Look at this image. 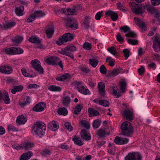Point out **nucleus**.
<instances>
[{
  "mask_svg": "<svg viewBox=\"0 0 160 160\" xmlns=\"http://www.w3.org/2000/svg\"><path fill=\"white\" fill-rule=\"evenodd\" d=\"M109 133L107 132L101 128L97 132V134L99 137L102 138L105 137L107 135H108Z\"/></svg>",
  "mask_w": 160,
  "mask_h": 160,
  "instance_id": "obj_34",
  "label": "nucleus"
},
{
  "mask_svg": "<svg viewBox=\"0 0 160 160\" xmlns=\"http://www.w3.org/2000/svg\"><path fill=\"white\" fill-rule=\"evenodd\" d=\"M82 108V106L78 104L73 109L74 113L76 115L78 114L81 112Z\"/></svg>",
  "mask_w": 160,
  "mask_h": 160,
  "instance_id": "obj_48",
  "label": "nucleus"
},
{
  "mask_svg": "<svg viewBox=\"0 0 160 160\" xmlns=\"http://www.w3.org/2000/svg\"><path fill=\"white\" fill-rule=\"evenodd\" d=\"M13 49L15 54H20L23 52V50L20 48L14 47Z\"/></svg>",
  "mask_w": 160,
  "mask_h": 160,
  "instance_id": "obj_55",
  "label": "nucleus"
},
{
  "mask_svg": "<svg viewBox=\"0 0 160 160\" xmlns=\"http://www.w3.org/2000/svg\"><path fill=\"white\" fill-rule=\"evenodd\" d=\"M62 38H64V40L66 42L68 41H71L73 38V36L70 33L65 34L62 36Z\"/></svg>",
  "mask_w": 160,
  "mask_h": 160,
  "instance_id": "obj_32",
  "label": "nucleus"
},
{
  "mask_svg": "<svg viewBox=\"0 0 160 160\" xmlns=\"http://www.w3.org/2000/svg\"><path fill=\"white\" fill-rule=\"evenodd\" d=\"M33 155L31 151H28L22 154L20 157V160H28Z\"/></svg>",
  "mask_w": 160,
  "mask_h": 160,
  "instance_id": "obj_21",
  "label": "nucleus"
},
{
  "mask_svg": "<svg viewBox=\"0 0 160 160\" xmlns=\"http://www.w3.org/2000/svg\"><path fill=\"white\" fill-rule=\"evenodd\" d=\"M46 129V125L42 122H37L35 124L32 129V131L34 134L41 138L44 136Z\"/></svg>",
  "mask_w": 160,
  "mask_h": 160,
  "instance_id": "obj_1",
  "label": "nucleus"
},
{
  "mask_svg": "<svg viewBox=\"0 0 160 160\" xmlns=\"http://www.w3.org/2000/svg\"><path fill=\"white\" fill-rule=\"evenodd\" d=\"M77 50V49L76 47L74 46L66 47L60 51L59 53L62 55L68 56L72 59H74V57L73 54L69 52H74Z\"/></svg>",
  "mask_w": 160,
  "mask_h": 160,
  "instance_id": "obj_3",
  "label": "nucleus"
},
{
  "mask_svg": "<svg viewBox=\"0 0 160 160\" xmlns=\"http://www.w3.org/2000/svg\"><path fill=\"white\" fill-rule=\"evenodd\" d=\"M80 123L82 127H84L88 129H89L90 124L87 121L85 120H82L80 121Z\"/></svg>",
  "mask_w": 160,
  "mask_h": 160,
  "instance_id": "obj_36",
  "label": "nucleus"
},
{
  "mask_svg": "<svg viewBox=\"0 0 160 160\" xmlns=\"http://www.w3.org/2000/svg\"><path fill=\"white\" fill-rule=\"evenodd\" d=\"M92 19V18L89 16H87L85 17L83 21V24L85 27L88 29L90 27V21Z\"/></svg>",
  "mask_w": 160,
  "mask_h": 160,
  "instance_id": "obj_30",
  "label": "nucleus"
},
{
  "mask_svg": "<svg viewBox=\"0 0 160 160\" xmlns=\"http://www.w3.org/2000/svg\"><path fill=\"white\" fill-rule=\"evenodd\" d=\"M123 117L129 121H132L134 118L133 110L128 108L125 109L123 112Z\"/></svg>",
  "mask_w": 160,
  "mask_h": 160,
  "instance_id": "obj_9",
  "label": "nucleus"
},
{
  "mask_svg": "<svg viewBox=\"0 0 160 160\" xmlns=\"http://www.w3.org/2000/svg\"><path fill=\"white\" fill-rule=\"evenodd\" d=\"M98 88L99 91V94L101 96H103L105 95V85L102 82H99L98 85Z\"/></svg>",
  "mask_w": 160,
  "mask_h": 160,
  "instance_id": "obj_14",
  "label": "nucleus"
},
{
  "mask_svg": "<svg viewBox=\"0 0 160 160\" xmlns=\"http://www.w3.org/2000/svg\"><path fill=\"white\" fill-rule=\"evenodd\" d=\"M120 29L122 32L126 33H128L131 30L130 28L127 26H122L120 27Z\"/></svg>",
  "mask_w": 160,
  "mask_h": 160,
  "instance_id": "obj_49",
  "label": "nucleus"
},
{
  "mask_svg": "<svg viewBox=\"0 0 160 160\" xmlns=\"http://www.w3.org/2000/svg\"><path fill=\"white\" fill-rule=\"evenodd\" d=\"M89 116V117H95L99 116L100 114L99 112L93 108H89L88 109Z\"/></svg>",
  "mask_w": 160,
  "mask_h": 160,
  "instance_id": "obj_23",
  "label": "nucleus"
},
{
  "mask_svg": "<svg viewBox=\"0 0 160 160\" xmlns=\"http://www.w3.org/2000/svg\"><path fill=\"white\" fill-rule=\"evenodd\" d=\"M117 40L121 43H123L124 42V39L120 33H118L116 37Z\"/></svg>",
  "mask_w": 160,
  "mask_h": 160,
  "instance_id": "obj_62",
  "label": "nucleus"
},
{
  "mask_svg": "<svg viewBox=\"0 0 160 160\" xmlns=\"http://www.w3.org/2000/svg\"><path fill=\"white\" fill-rule=\"evenodd\" d=\"M112 93L116 97V98H118L121 96V95L118 91V88L116 85L114 84H112Z\"/></svg>",
  "mask_w": 160,
  "mask_h": 160,
  "instance_id": "obj_22",
  "label": "nucleus"
},
{
  "mask_svg": "<svg viewBox=\"0 0 160 160\" xmlns=\"http://www.w3.org/2000/svg\"><path fill=\"white\" fill-rule=\"evenodd\" d=\"M52 153L51 151L48 149L46 148L43 149L42 152H41V154L43 156H46L47 155H49L51 154Z\"/></svg>",
  "mask_w": 160,
  "mask_h": 160,
  "instance_id": "obj_47",
  "label": "nucleus"
},
{
  "mask_svg": "<svg viewBox=\"0 0 160 160\" xmlns=\"http://www.w3.org/2000/svg\"><path fill=\"white\" fill-rule=\"evenodd\" d=\"M117 6L118 9L123 12L126 11L124 4L123 3L118 2L117 4Z\"/></svg>",
  "mask_w": 160,
  "mask_h": 160,
  "instance_id": "obj_46",
  "label": "nucleus"
},
{
  "mask_svg": "<svg viewBox=\"0 0 160 160\" xmlns=\"http://www.w3.org/2000/svg\"><path fill=\"white\" fill-rule=\"evenodd\" d=\"M4 102L6 104H9L10 102V100L8 96V94L7 92L4 91L2 96Z\"/></svg>",
  "mask_w": 160,
  "mask_h": 160,
  "instance_id": "obj_35",
  "label": "nucleus"
},
{
  "mask_svg": "<svg viewBox=\"0 0 160 160\" xmlns=\"http://www.w3.org/2000/svg\"><path fill=\"white\" fill-rule=\"evenodd\" d=\"M48 89L50 91L54 92H60L62 90V88L60 87L54 85H50L48 87Z\"/></svg>",
  "mask_w": 160,
  "mask_h": 160,
  "instance_id": "obj_37",
  "label": "nucleus"
},
{
  "mask_svg": "<svg viewBox=\"0 0 160 160\" xmlns=\"http://www.w3.org/2000/svg\"><path fill=\"white\" fill-rule=\"evenodd\" d=\"M153 48L156 52H160V35H158L155 36L153 42Z\"/></svg>",
  "mask_w": 160,
  "mask_h": 160,
  "instance_id": "obj_7",
  "label": "nucleus"
},
{
  "mask_svg": "<svg viewBox=\"0 0 160 160\" xmlns=\"http://www.w3.org/2000/svg\"><path fill=\"white\" fill-rule=\"evenodd\" d=\"M108 152L110 154H113L116 150L117 148L113 143L109 142L108 146Z\"/></svg>",
  "mask_w": 160,
  "mask_h": 160,
  "instance_id": "obj_24",
  "label": "nucleus"
},
{
  "mask_svg": "<svg viewBox=\"0 0 160 160\" xmlns=\"http://www.w3.org/2000/svg\"><path fill=\"white\" fill-rule=\"evenodd\" d=\"M24 7L21 6L16 8L15 12L17 15L19 16H22L24 14Z\"/></svg>",
  "mask_w": 160,
  "mask_h": 160,
  "instance_id": "obj_27",
  "label": "nucleus"
},
{
  "mask_svg": "<svg viewBox=\"0 0 160 160\" xmlns=\"http://www.w3.org/2000/svg\"><path fill=\"white\" fill-rule=\"evenodd\" d=\"M88 62L92 67L95 68L98 65L99 61L94 58L90 59L89 60Z\"/></svg>",
  "mask_w": 160,
  "mask_h": 160,
  "instance_id": "obj_41",
  "label": "nucleus"
},
{
  "mask_svg": "<svg viewBox=\"0 0 160 160\" xmlns=\"http://www.w3.org/2000/svg\"><path fill=\"white\" fill-rule=\"evenodd\" d=\"M34 147V144L32 142H28L25 143L23 149L26 150H29Z\"/></svg>",
  "mask_w": 160,
  "mask_h": 160,
  "instance_id": "obj_33",
  "label": "nucleus"
},
{
  "mask_svg": "<svg viewBox=\"0 0 160 160\" xmlns=\"http://www.w3.org/2000/svg\"><path fill=\"white\" fill-rule=\"evenodd\" d=\"M83 48L85 49L89 50L92 48V45L90 43L85 42L83 45Z\"/></svg>",
  "mask_w": 160,
  "mask_h": 160,
  "instance_id": "obj_58",
  "label": "nucleus"
},
{
  "mask_svg": "<svg viewBox=\"0 0 160 160\" xmlns=\"http://www.w3.org/2000/svg\"><path fill=\"white\" fill-rule=\"evenodd\" d=\"M129 139L126 138H122L117 136L114 139L115 142L117 144L122 145L126 144L128 142Z\"/></svg>",
  "mask_w": 160,
  "mask_h": 160,
  "instance_id": "obj_13",
  "label": "nucleus"
},
{
  "mask_svg": "<svg viewBox=\"0 0 160 160\" xmlns=\"http://www.w3.org/2000/svg\"><path fill=\"white\" fill-rule=\"evenodd\" d=\"M135 20H136V23L137 26L141 28L142 30L146 29V24L142 21L139 20L138 18L136 17L134 18Z\"/></svg>",
  "mask_w": 160,
  "mask_h": 160,
  "instance_id": "obj_20",
  "label": "nucleus"
},
{
  "mask_svg": "<svg viewBox=\"0 0 160 160\" xmlns=\"http://www.w3.org/2000/svg\"><path fill=\"white\" fill-rule=\"evenodd\" d=\"M72 140L75 144L81 146L83 144V143L81 139L77 136H75L72 139Z\"/></svg>",
  "mask_w": 160,
  "mask_h": 160,
  "instance_id": "obj_40",
  "label": "nucleus"
},
{
  "mask_svg": "<svg viewBox=\"0 0 160 160\" xmlns=\"http://www.w3.org/2000/svg\"><path fill=\"white\" fill-rule=\"evenodd\" d=\"M36 18L33 13L27 19V22L28 23L31 22H32L35 20Z\"/></svg>",
  "mask_w": 160,
  "mask_h": 160,
  "instance_id": "obj_59",
  "label": "nucleus"
},
{
  "mask_svg": "<svg viewBox=\"0 0 160 160\" xmlns=\"http://www.w3.org/2000/svg\"><path fill=\"white\" fill-rule=\"evenodd\" d=\"M27 118L22 115L17 117L16 122L20 125L24 124L27 121Z\"/></svg>",
  "mask_w": 160,
  "mask_h": 160,
  "instance_id": "obj_25",
  "label": "nucleus"
},
{
  "mask_svg": "<svg viewBox=\"0 0 160 160\" xmlns=\"http://www.w3.org/2000/svg\"><path fill=\"white\" fill-rule=\"evenodd\" d=\"M8 129V131H18V129L14 126L11 125H9L7 126Z\"/></svg>",
  "mask_w": 160,
  "mask_h": 160,
  "instance_id": "obj_64",
  "label": "nucleus"
},
{
  "mask_svg": "<svg viewBox=\"0 0 160 160\" xmlns=\"http://www.w3.org/2000/svg\"><path fill=\"white\" fill-rule=\"evenodd\" d=\"M12 72V67L8 64L0 66V72L3 74H9Z\"/></svg>",
  "mask_w": 160,
  "mask_h": 160,
  "instance_id": "obj_8",
  "label": "nucleus"
},
{
  "mask_svg": "<svg viewBox=\"0 0 160 160\" xmlns=\"http://www.w3.org/2000/svg\"><path fill=\"white\" fill-rule=\"evenodd\" d=\"M13 48L14 47L7 48L5 50V52L6 53L8 54H15Z\"/></svg>",
  "mask_w": 160,
  "mask_h": 160,
  "instance_id": "obj_50",
  "label": "nucleus"
},
{
  "mask_svg": "<svg viewBox=\"0 0 160 160\" xmlns=\"http://www.w3.org/2000/svg\"><path fill=\"white\" fill-rule=\"evenodd\" d=\"M16 24V23L14 22H7L4 23L2 25V28H1L5 29L11 28L15 26Z\"/></svg>",
  "mask_w": 160,
  "mask_h": 160,
  "instance_id": "obj_29",
  "label": "nucleus"
},
{
  "mask_svg": "<svg viewBox=\"0 0 160 160\" xmlns=\"http://www.w3.org/2000/svg\"><path fill=\"white\" fill-rule=\"evenodd\" d=\"M120 90L121 92L124 93L126 88L127 83L125 81H122L120 82Z\"/></svg>",
  "mask_w": 160,
  "mask_h": 160,
  "instance_id": "obj_39",
  "label": "nucleus"
},
{
  "mask_svg": "<svg viewBox=\"0 0 160 160\" xmlns=\"http://www.w3.org/2000/svg\"><path fill=\"white\" fill-rule=\"evenodd\" d=\"M100 72L102 74H105L106 73L107 70L104 65H102L100 68Z\"/></svg>",
  "mask_w": 160,
  "mask_h": 160,
  "instance_id": "obj_63",
  "label": "nucleus"
},
{
  "mask_svg": "<svg viewBox=\"0 0 160 160\" xmlns=\"http://www.w3.org/2000/svg\"><path fill=\"white\" fill-rule=\"evenodd\" d=\"M64 21L65 24L72 29L75 30L78 28V24L75 22V19L67 17L64 19Z\"/></svg>",
  "mask_w": 160,
  "mask_h": 160,
  "instance_id": "obj_6",
  "label": "nucleus"
},
{
  "mask_svg": "<svg viewBox=\"0 0 160 160\" xmlns=\"http://www.w3.org/2000/svg\"><path fill=\"white\" fill-rule=\"evenodd\" d=\"M30 63L33 68L40 74H42L43 73V69L41 65V63L38 60L35 59L32 60Z\"/></svg>",
  "mask_w": 160,
  "mask_h": 160,
  "instance_id": "obj_4",
  "label": "nucleus"
},
{
  "mask_svg": "<svg viewBox=\"0 0 160 160\" xmlns=\"http://www.w3.org/2000/svg\"><path fill=\"white\" fill-rule=\"evenodd\" d=\"M46 108V105L42 102L36 104L32 108V110L36 112H41L43 111Z\"/></svg>",
  "mask_w": 160,
  "mask_h": 160,
  "instance_id": "obj_12",
  "label": "nucleus"
},
{
  "mask_svg": "<svg viewBox=\"0 0 160 160\" xmlns=\"http://www.w3.org/2000/svg\"><path fill=\"white\" fill-rule=\"evenodd\" d=\"M78 91L81 93L85 94H90V91L86 88H85L84 86H80V85L78 86Z\"/></svg>",
  "mask_w": 160,
  "mask_h": 160,
  "instance_id": "obj_26",
  "label": "nucleus"
},
{
  "mask_svg": "<svg viewBox=\"0 0 160 160\" xmlns=\"http://www.w3.org/2000/svg\"><path fill=\"white\" fill-rule=\"evenodd\" d=\"M158 28L157 27L153 28L149 32L148 35V36H152L157 31Z\"/></svg>",
  "mask_w": 160,
  "mask_h": 160,
  "instance_id": "obj_61",
  "label": "nucleus"
},
{
  "mask_svg": "<svg viewBox=\"0 0 160 160\" xmlns=\"http://www.w3.org/2000/svg\"><path fill=\"white\" fill-rule=\"evenodd\" d=\"M59 12L66 15H76L77 12L74 9L71 10L70 8H63L59 9Z\"/></svg>",
  "mask_w": 160,
  "mask_h": 160,
  "instance_id": "obj_11",
  "label": "nucleus"
},
{
  "mask_svg": "<svg viewBox=\"0 0 160 160\" xmlns=\"http://www.w3.org/2000/svg\"><path fill=\"white\" fill-rule=\"evenodd\" d=\"M101 123V122L98 119L94 120L92 123V127L94 129L98 128Z\"/></svg>",
  "mask_w": 160,
  "mask_h": 160,
  "instance_id": "obj_45",
  "label": "nucleus"
},
{
  "mask_svg": "<svg viewBox=\"0 0 160 160\" xmlns=\"http://www.w3.org/2000/svg\"><path fill=\"white\" fill-rule=\"evenodd\" d=\"M12 147L13 148L18 150L21 149H23V145L22 144L19 145L17 143H14L12 145Z\"/></svg>",
  "mask_w": 160,
  "mask_h": 160,
  "instance_id": "obj_54",
  "label": "nucleus"
},
{
  "mask_svg": "<svg viewBox=\"0 0 160 160\" xmlns=\"http://www.w3.org/2000/svg\"><path fill=\"white\" fill-rule=\"evenodd\" d=\"M123 135L125 136L130 137L133 134V128L131 124L128 121L124 122L121 126Z\"/></svg>",
  "mask_w": 160,
  "mask_h": 160,
  "instance_id": "obj_2",
  "label": "nucleus"
},
{
  "mask_svg": "<svg viewBox=\"0 0 160 160\" xmlns=\"http://www.w3.org/2000/svg\"><path fill=\"white\" fill-rule=\"evenodd\" d=\"M59 60V58L56 57H51L47 58L46 62L49 64L55 65L57 64V61Z\"/></svg>",
  "mask_w": 160,
  "mask_h": 160,
  "instance_id": "obj_18",
  "label": "nucleus"
},
{
  "mask_svg": "<svg viewBox=\"0 0 160 160\" xmlns=\"http://www.w3.org/2000/svg\"><path fill=\"white\" fill-rule=\"evenodd\" d=\"M103 12V11H102L98 12L95 15V19L97 20H100L102 16Z\"/></svg>",
  "mask_w": 160,
  "mask_h": 160,
  "instance_id": "obj_60",
  "label": "nucleus"
},
{
  "mask_svg": "<svg viewBox=\"0 0 160 160\" xmlns=\"http://www.w3.org/2000/svg\"><path fill=\"white\" fill-rule=\"evenodd\" d=\"M21 72L22 74L25 77L29 78L32 77V75L27 72L26 69L25 68H22L21 69Z\"/></svg>",
  "mask_w": 160,
  "mask_h": 160,
  "instance_id": "obj_53",
  "label": "nucleus"
},
{
  "mask_svg": "<svg viewBox=\"0 0 160 160\" xmlns=\"http://www.w3.org/2000/svg\"><path fill=\"white\" fill-rule=\"evenodd\" d=\"M30 42L36 43H38L40 42L41 40L37 36H32L28 39Z\"/></svg>",
  "mask_w": 160,
  "mask_h": 160,
  "instance_id": "obj_38",
  "label": "nucleus"
},
{
  "mask_svg": "<svg viewBox=\"0 0 160 160\" xmlns=\"http://www.w3.org/2000/svg\"><path fill=\"white\" fill-rule=\"evenodd\" d=\"M80 134L82 138L88 141L91 139V137L90 134L85 129L82 130Z\"/></svg>",
  "mask_w": 160,
  "mask_h": 160,
  "instance_id": "obj_17",
  "label": "nucleus"
},
{
  "mask_svg": "<svg viewBox=\"0 0 160 160\" xmlns=\"http://www.w3.org/2000/svg\"><path fill=\"white\" fill-rule=\"evenodd\" d=\"M79 68L82 72L86 73H88L90 71V70L86 66L84 67L80 66Z\"/></svg>",
  "mask_w": 160,
  "mask_h": 160,
  "instance_id": "obj_56",
  "label": "nucleus"
},
{
  "mask_svg": "<svg viewBox=\"0 0 160 160\" xmlns=\"http://www.w3.org/2000/svg\"><path fill=\"white\" fill-rule=\"evenodd\" d=\"M58 112L59 114L64 116L66 115L68 113V110L65 108H59L58 110Z\"/></svg>",
  "mask_w": 160,
  "mask_h": 160,
  "instance_id": "obj_42",
  "label": "nucleus"
},
{
  "mask_svg": "<svg viewBox=\"0 0 160 160\" xmlns=\"http://www.w3.org/2000/svg\"><path fill=\"white\" fill-rule=\"evenodd\" d=\"M64 126L65 128L69 131H71L72 130V127L71 124L68 122H66L65 123Z\"/></svg>",
  "mask_w": 160,
  "mask_h": 160,
  "instance_id": "obj_57",
  "label": "nucleus"
},
{
  "mask_svg": "<svg viewBox=\"0 0 160 160\" xmlns=\"http://www.w3.org/2000/svg\"><path fill=\"white\" fill-rule=\"evenodd\" d=\"M54 32L53 27L52 26H48L45 28V33L48 38H51Z\"/></svg>",
  "mask_w": 160,
  "mask_h": 160,
  "instance_id": "obj_16",
  "label": "nucleus"
},
{
  "mask_svg": "<svg viewBox=\"0 0 160 160\" xmlns=\"http://www.w3.org/2000/svg\"><path fill=\"white\" fill-rule=\"evenodd\" d=\"M71 101V99L69 97L64 96L63 97L62 103L64 106L67 107Z\"/></svg>",
  "mask_w": 160,
  "mask_h": 160,
  "instance_id": "obj_31",
  "label": "nucleus"
},
{
  "mask_svg": "<svg viewBox=\"0 0 160 160\" xmlns=\"http://www.w3.org/2000/svg\"><path fill=\"white\" fill-rule=\"evenodd\" d=\"M142 158L140 153L134 152L129 153L125 158V160H142Z\"/></svg>",
  "mask_w": 160,
  "mask_h": 160,
  "instance_id": "obj_5",
  "label": "nucleus"
},
{
  "mask_svg": "<svg viewBox=\"0 0 160 160\" xmlns=\"http://www.w3.org/2000/svg\"><path fill=\"white\" fill-rule=\"evenodd\" d=\"M33 14L36 18L42 17L45 15L44 12L41 10L36 11L34 12Z\"/></svg>",
  "mask_w": 160,
  "mask_h": 160,
  "instance_id": "obj_43",
  "label": "nucleus"
},
{
  "mask_svg": "<svg viewBox=\"0 0 160 160\" xmlns=\"http://www.w3.org/2000/svg\"><path fill=\"white\" fill-rule=\"evenodd\" d=\"M23 38L21 36H17L12 39V41L15 44L20 43L23 40Z\"/></svg>",
  "mask_w": 160,
  "mask_h": 160,
  "instance_id": "obj_44",
  "label": "nucleus"
},
{
  "mask_svg": "<svg viewBox=\"0 0 160 160\" xmlns=\"http://www.w3.org/2000/svg\"><path fill=\"white\" fill-rule=\"evenodd\" d=\"M93 102L96 103H98L100 105L105 107L108 106L109 105V102L105 100H101L98 99H96L93 100Z\"/></svg>",
  "mask_w": 160,
  "mask_h": 160,
  "instance_id": "obj_28",
  "label": "nucleus"
},
{
  "mask_svg": "<svg viewBox=\"0 0 160 160\" xmlns=\"http://www.w3.org/2000/svg\"><path fill=\"white\" fill-rule=\"evenodd\" d=\"M48 127L52 131H55L58 129L59 125L57 121H52L48 123Z\"/></svg>",
  "mask_w": 160,
  "mask_h": 160,
  "instance_id": "obj_15",
  "label": "nucleus"
},
{
  "mask_svg": "<svg viewBox=\"0 0 160 160\" xmlns=\"http://www.w3.org/2000/svg\"><path fill=\"white\" fill-rule=\"evenodd\" d=\"M108 50L110 53L114 56L117 55L118 54L116 51V48L114 47H112L108 48Z\"/></svg>",
  "mask_w": 160,
  "mask_h": 160,
  "instance_id": "obj_51",
  "label": "nucleus"
},
{
  "mask_svg": "<svg viewBox=\"0 0 160 160\" xmlns=\"http://www.w3.org/2000/svg\"><path fill=\"white\" fill-rule=\"evenodd\" d=\"M71 77L69 74L66 73L61 75H58L56 78L57 81H64L68 79H69Z\"/></svg>",
  "mask_w": 160,
  "mask_h": 160,
  "instance_id": "obj_19",
  "label": "nucleus"
},
{
  "mask_svg": "<svg viewBox=\"0 0 160 160\" xmlns=\"http://www.w3.org/2000/svg\"><path fill=\"white\" fill-rule=\"evenodd\" d=\"M145 7L144 5L141 6H136L132 8V11L136 14L140 15L144 13Z\"/></svg>",
  "mask_w": 160,
  "mask_h": 160,
  "instance_id": "obj_10",
  "label": "nucleus"
},
{
  "mask_svg": "<svg viewBox=\"0 0 160 160\" xmlns=\"http://www.w3.org/2000/svg\"><path fill=\"white\" fill-rule=\"evenodd\" d=\"M125 36L127 37L134 38L137 37V34L134 32H131V30L128 33H126Z\"/></svg>",
  "mask_w": 160,
  "mask_h": 160,
  "instance_id": "obj_52",
  "label": "nucleus"
}]
</instances>
